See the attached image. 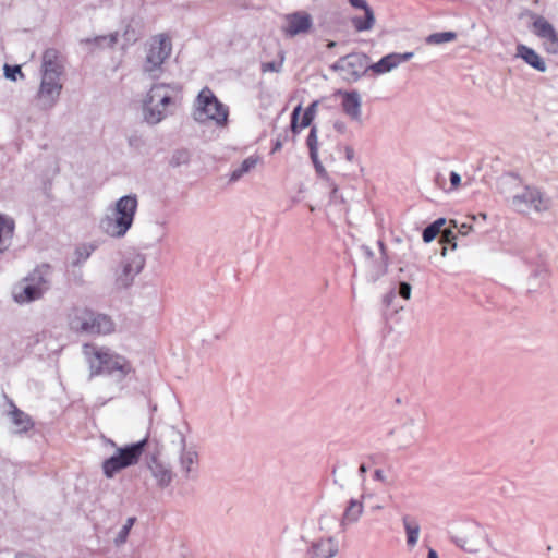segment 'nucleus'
Here are the masks:
<instances>
[{"instance_id": "1", "label": "nucleus", "mask_w": 558, "mask_h": 558, "mask_svg": "<svg viewBox=\"0 0 558 558\" xmlns=\"http://www.w3.org/2000/svg\"><path fill=\"white\" fill-rule=\"evenodd\" d=\"M82 353L87 363L89 377L105 375L122 389L123 380L135 373L132 363L112 349L95 343H84Z\"/></svg>"}, {"instance_id": "2", "label": "nucleus", "mask_w": 558, "mask_h": 558, "mask_svg": "<svg viewBox=\"0 0 558 558\" xmlns=\"http://www.w3.org/2000/svg\"><path fill=\"white\" fill-rule=\"evenodd\" d=\"M181 85L177 83H156L147 92L143 100V117L156 125L172 114L181 102Z\"/></svg>"}, {"instance_id": "3", "label": "nucleus", "mask_w": 558, "mask_h": 558, "mask_svg": "<svg viewBox=\"0 0 558 558\" xmlns=\"http://www.w3.org/2000/svg\"><path fill=\"white\" fill-rule=\"evenodd\" d=\"M52 268L48 264L36 266L26 277L14 284L13 300L26 304L41 299L51 287Z\"/></svg>"}, {"instance_id": "4", "label": "nucleus", "mask_w": 558, "mask_h": 558, "mask_svg": "<svg viewBox=\"0 0 558 558\" xmlns=\"http://www.w3.org/2000/svg\"><path fill=\"white\" fill-rule=\"evenodd\" d=\"M138 207L135 194L120 197L111 211L100 221L102 231L111 238H123L133 225Z\"/></svg>"}, {"instance_id": "5", "label": "nucleus", "mask_w": 558, "mask_h": 558, "mask_svg": "<svg viewBox=\"0 0 558 558\" xmlns=\"http://www.w3.org/2000/svg\"><path fill=\"white\" fill-rule=\"evenodd\" d=\"M69 326L77 333L109 335L114 330L110 316L87 307H74L69 314Z\"/></svg>"}, {"instance_id": "6", "label": "nucleus", "mask_w": 558, "mask_h": 558, "mask_svg": "<svg viewBox=\"0 0 558 558\" xmlns=\"http://www.w3.org/2000/svg\"><path fill=\"white\" fill-rule=\"evenodd\" d=\"M169 450L178 454L180 472L185 480L195 478L198 466V452L194 446H187L185 435L174 426L166 434Z\"/></svg>"}, {"instance_id": "7", "label": "nucleus", "mask_w": 558, "mask_h": 558, "mask_svg": "<svg viewBox=\"0 0 558 558\" xmlns=\"http://www.w3.org/2000/svg\"><path fill=\"white\" fill-rule=\"evenodd\" d=\"M105 441L116 449V452L102 462V471L107 478H112L122 469L136 464L147 445V438L125 447H117L110 439Z\"/></svg>"}, {"instance_id": "8", "label": "nucleus", "mask_w": 558, "mask_h": 558, "mask_svg": "<svg viewBox=\"0 0 558 558\" xmlns=\"http://www.w3.org/2000/svg\"><path fill=\"white\" fill-rule=\"evenodd\" d=\"M194 107L193 117L197 122L213 120L218 126H225L228 122V107L220 102L208 87L199 92Z\"/></svg>"}, {"instance_id": "9", "label": "nucleus", "mask_w": 558, "mask_h": 558, "mask_svg": "<svg viewBox=\"0 0 558 558\" xmlns=\"http://www.w3.org/2000/svg\"><path fill=\"white\" fill-rule=\"evenodd\" d=\"M172 51L171 39L166 34L154 36L148 43L146 57L143 63V71L151 77H158L161 66L170 57Z\"/></svg>"}, {"instance_id": "10", "label": "nucleus", "mask_w": 558, "mask_h": 558, "mask_svg": "<svg viewBox=\"0 0 558 558\" xmlns=\"http://www.w3.org/2000/svg\"><path fill=\"white\" fill-rule=\"evenodd\" d=\"M452 542L466 553H478L488 542L486 530L476 522H466L458 527Z\"/></svg>"}, {"instance_id": "11", "label": "nucleus", "mask_w": 558, "mask_h": 558, "mask_svg": "<svg viewBox=\"0 0 558 558\" xmlns=\"http://www.w3.org/2000/svg\"><path fill=\"white\" fill-rule=\"evenodd\" d=\"M511 206L519 213L529 214L531 211L543 213L549 209L550 199L536 187L524 186L520 192L513 195Z\"/></svg>"}, {"instance_id": "12", "label": "nucleus", "mask_w": 558, "mask_h": 558, "mask_svg": "<svg viewBox=\"0 0 558 558\" xmlns=\"http://www.w3.org/2000/svg\"><path fill=\"white\" fill-rule=\"evenodd\" d=\"M331 70L340 72L343 80L353 83L369 71V58L365 53H349L335 62Z\"/></svg>"}, {"instance_id": "13", "label": "nucleus", "mask_w": 558, "mask_h": 558, "mask_svg": "<svg viewBox=\"0 0 558 558\" xmlns=\"http://www.w3.org/2000/svg\"><path fill=\"white\" fill-rule=\"evenodd\" d=\"M146 259L141 253H129L123 257L116 271V283L119 288L126 289L134 282L135 277L143 270Z\"/></svg>"}, {"instance_id": "14", "label": "nucleus", "mask_w": 558, "mask_h": 558, "mask_svg": "<svg viewBox=\"0 0 558 558\" xmlns=\"http://www.w3.org/2000/svg\"><path fill=\"white\" fill-rule=\"evenodd\" d=\"M63 84L61 78L41 76L40 85L36 94L37 106L43 110L52 109L59 101Z\"/></svg>"}, {"instance_id": "15", "label": "nucleus", "mask_w": 558, "mask_h": 558, "mask_svg": "<svg viewBox=\"0 0 558 558\" xmlns=\"http://www.w3.org/2000/svg\"><path fill=\"white\" fill-rule=\"evenodd\" d=\"M146 464L158 488L165 489L171 485L175 474L169 463L153 454Z\"/></svg>"}, {"instance_id": "16", "label": "nucleus", "mask_w": 558, "mask_h": 558, "mask_svg": "<svg viewBox=\"0 0 558 558\" xmlns=\"http://www.w3.org/2000/svg\"><path fill=\"white\" fill-rule=\"evenodd\" d=\"M380 248V258L374 260V252L367 245H361L360 251L365 259L366 266L369 270L372 280H377L387 272L388 260L386 255V247L381 241H378Z\"/></svg>"}, {"instance_id": "17", "label": "nucleus", "mask_w": 558, "mask_h": 558, "mask_svg": "<svg viewBox=\"0 0 558 558\" xmlns=\"http://www.w3.org/2000/svg\"><path fill=\"white\" fill-rule=\"evenodd\" d=\"M63 73L64 64L61 53L54 48L46 49L41 57L40 75L61 78Z\"/></svg>"}, {"instance_id": "18", "label": "nucleus", "mask_w": 558, "mask_h": 558, "mask_svg": "<svg viewBox=\"0 0 558 558\" xmlns=\"http://www.w3.org/2000/svg\"><path fill=\"white\" fill-rule=\"evenodd\" d=\"M339 553V544L335 537H322L311 543L307 558H333Z\"/></svg>"}, {"instance_id": "19", "label": "nucleus", "mask_w": 558, "mask_h": 558, "mask_svg": "<svg viewBox=\"0 0 558 558\" xmlns=\"http://www.w3.org/2000/svg\"><path fill=\"white\" fill-rule=\"evenodd\" d=\"M413 56V52L389 53L383 57L379 61L369 64V71H372L376 75L389 73L396 68H398L401 63L411 60Z\"/></svg>"}, {"instance_id": "20", "label": "nucleus", "mask_w": 558, "mask_h": 558, "mask_svg": "<svg viewBox=\"0 0 558 558\" xmlns=\"http://www.w3.org/2000/svg\"><path fill=\"white\" fill-rule=\"evenodd\" d=\"M342 111L353 121L363 124L362 118V98L357 90L341 93Z\"/></svg>"}, {"instance_id": "21", "label": "nucleus", "mask_w": 558, "mask_h": 558, "mask_svg": "<svg viewBox=\"0 0 558 558\" xmlns=\"http://www.w3.org/2000/svg\"><path fill=\"white\" fill-rule=\"evenodd\" d=\"M533 33L542 39L549 41L547 48L550 52H557L558 50V34L554 26L543 16H537L532 25Z\"/></svg>"}, {"instance_id": "22", "label": "nucleus", "mask_w": 558, "mask_h": 558, "mask_svg": "<svg viewBox=\"0 0 558 558\" xmlns=\"http://www.w3.org/2000/svg\"><path fill=\"white\" fill-rule=\"evenodd\" d=\"M313 25L312 16L306 12H295L287 15L284 32L289 36L306 33Z\"/></svg>"}, {"instance_id": "23", "label": "nucleus", "mask_w": 558, "mask_h": 558, "mask_svg": "<svg viewBox=\"0 0 558 558\" xmlns=\"http://www.w3.org/2000/svg\"><path fill=\"white\" fill-rule=\"evenodd\" d=\"M517 57L522 58L530 66L538 72H545L547 66L542 57L532 48L525 45L517 46Z\"/></svg>"}, {"instance_id": "24", "label": "nucleus", "mask_w": 558, "mask_h": 558, "mask_svg": "<svg viewBox=\"0 0 558 558\" xmlns=\"http://www.w3.org/2000/svg\"><path fill=\"white\" fill-rule=\"evenodd\" d=\"M14 230L15 222L13 218L4 214H0V254L9 248Z\"/></svg>"}, {"instance_id": "25", "label": "nucleus", "mask_w": 558, "mask_h": 558, "mask_svg": "<svg viewBox=\"0 0 558 558\" xmlns=\"http://www.w3.org/2000/svg\"><path fill=\"white\" fill-rule=\"evenodd\" d=\"M316 107H317L316 101L311 104V106L303 113L300 125H298L296 121H298V117L301 111V106H298L294 108V110L292 112V117H291V129L294 133L298 132V128L304 129V128H307L312 123L314 116H315Z\"/></svg>"}, {"instance_id": "26", "label": "nucleus", "mask_w": 558, "mask_h": 558, "mask_svg": "<svg viewBox=\"0 0 558 558\" xmlns=\"http://www.w3.org/2000/svg\"><path fill=\"white\" fill-rule=\"evenodd\" d=\"M402 524L405 531L408 547H415L421 532V526L418 522L416 521V519L407 514L402 517Z\"/></svg>"}, {"instance_id": "27", "label": "nucleus", "mask_w": 558, "mask_h": 558, "mask_svg": "<svg viewBox=\"0 0 558 558\" xmlns=\"http://www.w3.org/2000/svg\"><path fill=\"white\" fill-rule=\"evenodd\" d=\"M12 410L9 412V416L11 417V421L13 425L16 428L17 433L27 432L31 429L34 425L31 416L20 409H17L13 403L11 404Z\"/></svg>"}, {"instance_id": "28", "label": "nucleus", "mask_w": 558, "mask_h": 558, "mask_svg": "<svg viewBox=\"0 0 558 558\" xmlns=\"http://www.w3.org/2000/svg\"><path fill=\"white\" fill-rule=\"evenodd\" d=\"M364 506L363 502L356 499H350L342 517L341 524L356 523L363 514Z\"/></svg>"}, {"instance_id": "29", "label": "nucleus", "mask_w": 558, "mask_h": 558, "mask_svg": "<svg viewBox=\"0 0 558 558\" xmlns=\"http://www.w3.org/2000/svg\"><path fill=\"white\" fill-rule=\"evenodd\" d=\"M260 161V158L258 156H250L246 159H244L241 163V166L236 169H234L231 172L230 181L235 182L239 179H241L245 173H248L252 169H254L257 163Z\"/></svg>"}, {"instance_id": "30", "label": "nucleus", "mask_w": 558, "mask_h": 558, "mask_svg": "<svg viewBox=\"0 0 558 558\" xmlns=\"http://www.w3.org/2000/svg\"><path fill=\"white\" fill-rule=\"evenodd\" d=\"M352 24L357 32L369 31L375 24V15L372 9H366L364 16H354Z\"/></svg>"}, {"instance_id": "31", "label": "nucleus", "mask_w": 558, "mask_h": 558, "mask_svg": "<svg viewBox=\"0 0 558 558\" xmlns=\"http://www.w3.org/2000/svg\"><path fill=\"white\" fill-rule=\"evenodd\" d=\"M118 43V33H111L107 36H96L94 38H85L81 40L84 45H96L99 48L109 47L112 48Z\"/></svg>"}, {"instance_id": "32", "label": "nucleus", "mask_w": 558, "mask_h": 558, "mask_svg": "<svg viewBox=\"0 0 558 558\" xmlns=\"http://www.w3.org/2000/svg\"><path fill=\"white\" fill-rule=\"evenodd\" d=\"M191 151L187 148L175 149L169 160V165L173 168L187 165L191 160Z\"/></svg>"}, {"instance_id": "33", "label": "nucleus", "mask_w": 558, "mask_h": 558, "mask_svg": "<svg viewBox=\"0 0 558 558\" xmlns=\"http://www.w3.org/2000/svg\"><path fill=\"white\" fill-rule=\"evenodd\" d=\"M457 38V33L454 32H440L430 34L426 38V43L430 45H440L444 43L452 41Z\"/></svg>"}, {"instance_id": "34", "label": "nucleus", "mask_w": 558, "mask_h": 558, "mask_svg": "<svg viewBox=\"0 0 558 558\" xmlns=\"http://www.w3.org/2000/svg\"><path fill=\"white\" fill-rule=\"evenodd\" d=\"M134 522H135V518H133V517H131L126 520L125 524L121 527V530L118 532V534L114 538V544L117 546H120L126 542L129 533H130L132 526L134 525Z\"/></svg>"}, {"instance_id": "35", "label": "nucleus", "mask_w": 558, "mask_h": 558, "mask_svg": "<svg viewBox=\"0 0 558 558\" xmlns=\"http://www.w3.org/2000/svg\"><path fill=\"white\" fill-rule=\"evenodd\" d=\"M306 145L310 150L311 159L316 158V154H318V140H317V129L313 126L310 131V134L306 138Z\"/></svg>"}, {"instance_id": "36", "label": "nucleus", "mask_w": 558, "mask_h": 558, "mask_svg": "<svg viewBox=\"0 0 558 558\" xmlns=\"http://www.w3.org/2000/svg\"><path fill=\"white\" fill-rule=\"evenodd\" d=\"M17 75L20 76V78H24V74L22 73L20 65H4V76L8 80L16 81Z\"/></svg>"}, {"instance_id": "37", "label": "nucleus", "mask_w": 558, "mask_h": 558, "mask_svg": "<svg viewBox=\"0 0 558 558\" xmlns=\"http://www.w3.org/2000/svg\"><path fill=\"white\" fill-rule=\"evenodd\" d=\"M122 37H123L124 41L128 45H130V44H134L135 41H137L138 34L131 24H128L123 31Z\"/></svg>"}, {"instance_id": "38", "label": "nucleus", "mask_w": 558, "mask_h": 558, "mask_svg": "<svg viewBox=\"0 0 558 558\" xmlns=\"http://www.w3.org/2000/svg\"><path fill=\"white\" fill-rule=\"evenodd\" d=\"M440 232L436 229V226L432 223L423 230V241L425 243L432 242Z\"/></svg>"}, {"instance_id": "39", "label": "nucleus", "mask_w": 558, "mask_h": 558, "mask_svg": "<svg viewBox=\"0 0 558 558\" xmlns=\"http://www.w3.org/2000/svg\"><path fill=\"white\" fill-rule=\"evenodd\" d=\"M441 243L450 244L452 248L457 247L456 235L451 230H445L441 234Z\"/></svg>"}, {"instance_id": "40", "label": "nucleus", "mask_w": 558, "mask_h": 558, "mask_svg": "<svg viewBox=\"0 0 558 558\" xmlns=\"http://www.w3.org/2000/svg\"><path fill=\"white\" fill-rule=\"evenodd\" d=\"M281 62H264L262 63V72H280L281 70Z\"/></svg>"}, {"instance_id": "41", "label": "nucleus", "mask_w": 558, "mask_h": 558, "mask_svg": "<svg viewBox=\"0 0 558 558\" xmlns=\"http://www.w3.org/2000/svg\"><path fill=\"white\" fill-rule=\"evenodd\" d=\"M411 291H412V288H411L410 283L404 282V281L399 283L398 293L404 300H409L411 298Z\"/></svg>"}, {"instance_id": "42", "label": "nucleus", "mask_w": 558, "mask_h": 558, "mask_svg": "<svg viewBox=\"0 0 558 558\" xmlns=\"http://www.w3.org/2000/svg\"><path fill=\"white\" fill-rule=\"evenodd\" d=\"M450 191L456 190L461 184V175L458 172L451 171L450 172Z\"/></svg>"}, {"instance_id": "43", "label": "nucleus", "mask_w": 558, "mask_h": 558, "mask_svg": "<svg viewBox=\"0 0 558 558\" xmlns=\"http://www.w3.org/2000/svg\"><path fill=\"white\" fill-rule=\"evenodd\" d=\"M415 425H416V422L414 418L410 417L408 418L404 424L402 425L401 429L404 430V432H408L411 434V437L413 438L412 436V432L413 429L415 428Z\"/></svg>"}, {"instance_id": "44", "label": "nucleus", "mask_w": 558, "mask_h": 558, "mask_svg": "<svg viewBox=\"0 0 558 558\" xmlns=\"http://www.w3.org/2000/svg\"><path fill=\"white\" fill-rule=\"evenodd\" d=\"M349 3L353 8L362 9L364 12H366V9H371L366 0H349Z\"/></svg>"}, {"instance_id": "45", "label": "nucleus", "mask_w": 558, "mask_h": 558, "mask_svg": "<svg viewBox=\"0 0 558 558\" xmlns=\"http://www.w3.org/2000/svg\"><path fill=\"white\" fill-rule=\"evenodd\" d=\"M450 222L453 225L454 228L458 229L459 233L461 234H466L472 229V226L468 223H461L460 226H458L456 220H451Z\"/></svg>"}, {"instance_id": "46", "label": "nucleus", "mask_w": 558, "mask_h": 558, "mask_svg": "<svg viewBox=\"0 0 558 558\" xmlns=\"http://www.w3.org/2000/svg\"><path fill=\"white\" fill-rule=\"evenodd\" d=\"M333 129H335L337 132H339V133L343 134V133H345V131H347V124H345L343 121L338 120V121H335V123H333Z\"/></svg>"}, {"instance_id": "47", "label": "nucleus", "mask_w": 558, "mask_h": 558, "mask_svg": "<svg viewBox=\"0 0 558 558\" xmlns=\"http://www.w3.org/2000/svg\"><path fill=\"white\" fill-rule=\"evenodd\" d=\"M395 298H396V293H395V291H393V290H391L390 292H388V293L384 296L383 301H384V303H385V305H386V306H389V305L392 303V301L395 300Z\"/></svg>"}, {"instance_id": "48", "label": "nucleus", "mask_w": 558, "mask_h": 558, "mask_svg": "<svg viewBox=\"0 0 558 558\" xmlns=\"http://www.w3.org/2000/svg\"><path fill=\"white\" fill-rule=\"evenodd\" d=\"M314 166H315V169L318 173H325V168L323 167V165L320 163V161L318 160V154H316V158L315 159H312Z\"/></svg>"}, {"instance_id": "49", "label": "nucleus", "mask_w": 558, "mask_h": 558, "mask_svg": "<svg viewBox=\"0 0 558 558\" xmlns=\"http://www.w3.org/2000/svg\"><path fill=\"white\" fill-rule=\"evenodd\" d=\"M435 183L438 187L445 190V184H446V179L444 178V175H441L440 173H438L436 177H435Z\"/></svg>"}, {"instance_id": "50", "label": "nucleus", "mask_w": 558, "mask_h": 558, "mask_svg": "<svg viewBox=\"0 0 558 558\" xmlns=\"http://www.w3.org/2000/svg\"><path fill=\"white\" fill-rule=\"evenodd\" d=\"M374 478L377 481H380V482H385L386 481L385 472L380 469L375 470Z\"/></svg>"}, {"instance_id": "51", "label": "nucleus", "mask_w": 558, "mask_h": 558, "mask_svg": "<svg viewBox=\"0 0 558 558\" xmlns=\"http://www.w3.org/2000/svg\"><path fill=\"white\" fill-rule=\"evenodd\" d=\"M345 158L349 160V161H352L353 158H354V150L352 147L350 146H347L345 147Z\"/></svg>"}, {"instance_id": "52", "label": "nucleus", "mask_w": 558, "mask_h": 558, "mask_svg": "<svg viewBox=\"0 0 558 558\" xmlns=\"http://www.w3.org/2000/svg\"><path fill=\"white\" fill-rule=\"evenodd\" d=\"M446 223V219L445 218H439L437 219L436 221H434L432 225L433 226H436V229L440 232L441 230V227Z\"/></svg>"}, {"instance_id": "53", "label": "nucleus", "mask_w": 558, "mask_h": 558, "mask_svg": "<svg viewBox=\"0 0 558 558\" xmlns=\"http://www.w3.org/2000/svg\"><path fill=\"white\" fill-rule=\"evenodd\" d=\"M282 148V142L280 140H277L274 144V147L271 149V153H276Z\"/></svg>"}, {"instance_id": "54", "label": "nucleus", "mask_w": 558, "mask_h": 558, "mask_svg": "<svg viewBox=\"0 0 558 558\" xmlns=\"http://www.w3.org/2000/svg\"><path fill=\"white\" fill-rule=\"evenodd\" d=\"M427 558H438L437 551L435 549H433V548H429L428 554H427Z\"/></svg>"}, {"instance_id": "55", "label": "nucleus", "mask_w": 558, "mask_h": 558, "mask_svg": "<svg viewBox=\"0 0 558 558\" xmlns=\"http://www.w3.org/2000/svg\"><path fill=\"white\" fill-rule=\"evenodd\" d=\"M359 471H360L361 474L366 473V471H367L366 465L365 464H361L360 468H359Z\"/></svg>"}, {"instance_id": "56", "label": "nucleus", "mask_w": 558, "mask_h": 558, "mask_svg": "<svg viewBox=\"0 0 558 558\" xmlns=\"http://www.w3.org/2000/svg\"><path fill=\"white\" fill-rule=\"evenodd\" d=\"M14 558H27V556L23 553H19L14 556Z\"/></svg>"}, {"instance_id": "57", "label": "nucleus", "mask_w": 558, "mask_h": 558, "mask_svg": "<svg viewBox=\"0 0 558 558\" xmlns=\"http://www.w3.org/2000/svg\"><path fill=\"white\" fill-rule=\"evenodd\" d=\"M336 45H337V44H336V41H329V43L327 44V47H328V48H333V47H336Z\"/></svg>"}, {"instance_id": "58", "label": "nucleus", "mask_w": 558, "mask_h": 558, "mask_svg": "<svg viewBox=\"0 0 558 558\" xmlns=\"http://www.w3.org/2000/svg\"><path fill=\"white\" fill-rule=\"evenodd\" d=\"M446 254H447V247L445 246V247L442 248V251H441V255H442V256H446Z\"/></svg>"}, {"instance_id": "59", "label": "nucleus", "mask_w": 558, "mask_h": 558, "mask_svg": "<svg viewBox=\"0 0 558 558\" xmlns=\"http://www.w3.org/2000/svg\"><path fill=\"white\" fill-rule=\"evenodd\" d=\"M88 256H89V252L87 251V252L85 253L84 258H87Z\"/></svg>"}, {"instance_id": "60", "label": "nucleus", "mask_w": 558, "mask_h": 558, "mask_svg": "<svg viewBox=\"0 0 558 558\" xmlns=\"http://www.w3.org/2000/svg\"><path fill=\"white\" fill-rule=\"evenodd\" d=\"M374 509L379 510V509H381V506H376V507H374Z\"/></svg>"}]
</instances>
